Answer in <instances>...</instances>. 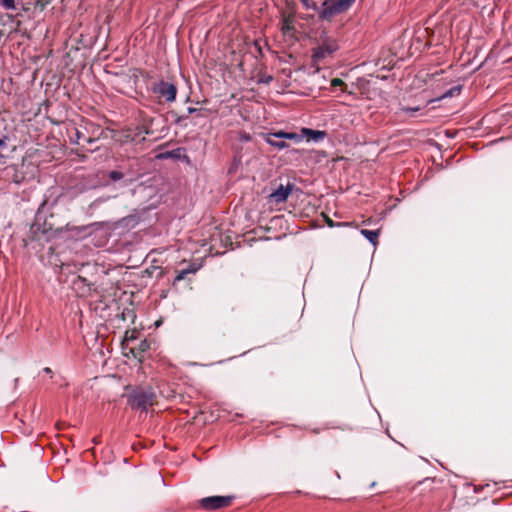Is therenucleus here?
I'll use <instances>...</instances> for the list:
<instances>
[{
    "mask_svg": "<svg viewBox=\"0 0 512 512\" xmlns=\"http://www.w3.org/2000/svg\"><path fill=\"white\" fill-rule=\"evenodd\" d=\"M42 203H47L48 205L47 208H45L41 222L45 230L48 231L52 237H55L64 230L77 231L78 234L87 230V226H70V224L66 222L63 215L65 207L60 197L53 199L46 198Z\"/></svg>",
    "mask_w": 512,
    "mask_h": 512,
    "instance_id": "f257e3e1",
    "label": "nucleus"
},
{
    "mask_svg": "<svg viewBox=\"0 0 512 512\" xmlns=\"http://www.w3.org/2000/svg\"><path fill=\"white\" fill-rule=\"evenodd\" d=\"M67 133L70 143L89 151L97 150L98 147H93V144L102 138H107L106 131L90 120H82L78 126L68 128Z\"/></svg>",
    "mask_w": 512,
    "mask_h": 512,
    "instance_id": "f03ea898",
    "label": "nucleus"
},
{
    "mask_svg": "<svg viewBox=\"0 0 512 512\" xmlns=\"http://www.w3.org/2000/svg\"><path fill=\"white\" fill-rule=\"evenodd\" d=\"M303 10L306 13L299 11L303 18H314L317 15L320 19L331 21L332 18L347 9H349L351 2H301Z\"/></svg>",
    "mask_w": 512,
    "mask_h": 512,
    "instance_id": "7ed1b4c3",
    "label": "nucleus"
},
{
    "mask_svg": "<svg viewBox=\"0 0 512 512\" xmlns=\"http://www.w3.org/2000/svg\"><path fill=\"white\" fill-rule=\"evenodd\" d=\"M47 203H41L39 206L34 223L30 226L29 232L26 237L23 239L24 245L28 246L32 242H39L43 244L44 242H48L52 236L48 231L45 230L43 226L42 218L43 213L45 212V208H47Z\"/></svg>",
    "mask_w": 512,
    "mask_h": 512,
    "instance_id": "20e7f679",
    "label": "nucleus"
},
{
    "mask_svg": "<svg viewBox=\"0 0 512 512\" xmlns=\"http://www.w3.org/2000/svg\"><path fill=\"white\" fill-rule=\"evenodd\" d=\"M156 393L152 387H136L127 395L128 404L132 409L146 411L148 407L156 404Z\"/></svg>",
    "mask_w": 512,
    "mask_h": 512,
    "instance_id": "39448f33",
    "label": "nucleus"
},
{
    "mask_svg": "<svg viewBox=\"0 0 512 512\" xmlns=\"http://www.w3.org/2000/svg\"><path fill=\"white\" fill-rule=\"evenodd\" d=\"M151 91L156 96L158 103L174 102L177 95V87L173 83L164 80L154 82Z\"/></svg>",
    "mask_w": 512,
    "mask_h": 512,
    "instance_id": "423d86ee",
    "label": "nucleus"
},
{
    "mask_svg": "<svg viewBox=\"0 0 512 512\" xmlns=\"http://www.w3.org/2000/svg\"><path fill=\"white\" fill-rule=\"evenodd\" d=\"M235 496H209L202 498L198 501V505L201 509L205 511H218L224 508L229 507Z\"/></svg>",
    "mask_w": 512,
    "mask_h": 512,
    "instance_id": "0eeeda50",
    "label": "nucleus"
},
{
    "mask_svg": "<svg viewBox=\"0 0 512 512\" xmlns=\"http://www.w3.org/2000/svg\"><path fill=\"white\" fill-rule=\"evenodd\" d=\"M9 17L21 16V11H29L33 4H40V10H44L48 2H0Z\"/></svg>",
    "mask_w": 512,
    "mask_h": 512,
    "instance_id": "6e6552de",
    "label": "nucleus"
},
{
    "mask_svg": "<svg viewBox=\"0 0 512 512\" xmlns=\"http://www.w3.org/2000/svg\"><path fill=\"white\" fill-rule=\"evenodd\" d=\"M135 119L138 123L137 130L139 132L136 134L141 135H154L157 129L154 128L155 118L148 115L143 110H138L135 114Z\"/></svg>",
    "mask_w": 512,
    "mask_h": 512,
    "instance_id": "1a4fd4ad",
    "label": "nucleus"
},
{
    "mask_svg": "<svg viewBox=\"0 0 512 512\" xmlns=\"http://www.w3.org/2000/svg\"><path fill=\"white\" fill-rule=\"evenodd\" d=\"M338 49V45L334 40H325L321 45L313 50V60L318 62L332 55Z\"/></svg>",
    "mask_w": 512,
    "mask_h": 512,
    "instance_id": "9d476101",
    "label": "nucleus"
},
{
    "mask_svg": "<svg viewBox=\"0 0 512 512\" xmlns=\"http://www.w3.org/2000/svg\"><path fill=\"white\" fill-rule=\"evenodd\" d=\"M293 186L288 184L286 186L280 185L273 193L270 194V201L276 204L283 203L291 194Z\"/></svg>",
    "mask_w": 512,
    "mask_h": 512,
    "instance_id": "9b49d317",
    "label": "nucleus"
},
{
    "mask_svg": "<svg viewBox=\"0 0 512 512\" xmlns=\"http://www.w3.org/2000/svg\"><path fill=\"white\" fill-rule=\"evenodd\" d=\"M15 146L11 144L8 137H0V159H6L14 151Z\"/></svg>",
    "mask_w": 512,
    "mask_h": 512,
    "instance_id": "f8f14e48",
    "label": "nucleus"
},
{
    "mask_svg": "<svg viewBox=\"0 0 512 512\" xmlns=\"http://www.w3.org/2000/svg\"><path fill=\"white\" fill-rule=\"evenodd\" d=\"M264 139L269 145H271L279 150L287 148L289 146L286 143L285 139H279L277 136H275V133L265 134Z\"/></svg>",
    "mask_w": 512,
    "mask_h": 512,
    "instance_id": "ddd939ff",
    "label": "nucleus"
},
{
    "mask_svg": "<svg viewBox=\"0 0 512 512\" xmlns=\"http://www.w3.org/2000/svg\"><path fill=\"white\" fill-rule=\"evenodd\" d=\"M294 16L292 14L284 15L282 19L281 30L283 34L290 35L294 31Z\"/></svg>",
    "mask_w": 512,
    "mask_h": 512,
    "instance_id": "4468645a",
    "label": "nucleus"
},
{
    "mask_svg": "<svg viewBox=\"0 0 512 512\" xmlns=\"http://www.w3.org/2000/svg\"><path fill=\"white\" fill-rule=\"evenodd\" d=\"M275 136H277L279 139L292 140L295 143H299L303 139L302 135H300V134H297L294 132H285V131L275 132Z\"/></svg>",
    "mask_w": 512,
    "mask_h": 512,
    "instance_id": "2eb2a0df",
    "label": "nucleus"
},
{
    "mask_svg": "<svg viewBox=\"0 0 512 512\" xmlns=\"http://www.w3.org/2000/svg\"><path fill=\"white\" fill-rule=\"evenodd\" d=\"M360 233L374 246L378 243L379 238V230H368V229H362Z\"/></svg>",
    "mask_w": 512,
    "mask_h": 512,
    "instance_id": "dca6fc26",
    "label": "nucleus"
},
{
    "mask_svg": "<svg viewBox=\"0 0 512 512\" xmlns=\"http://www.w3.org/2000/svg\"><path fill=\"white\" fill-rule=\"evenodd\" d=\"M148 349H150V343L147 340H142L137 347L131 349V353L134 357L141 358Z\"/></svg>",
    "mask_w": 512,
    "mask_h": 512,
    "instance_id": "f3484780",
    "label": "nucleus"
},
{
    "mask_svg": "<svg viewBox=\"0 0 512 512\" xmlns=\"http://www.w3.org/2000/svg\"><path fill=\"white\" fill-rule=\"evenodd\" d=\"M125 176L126 173L119 170H112L108 173V178L113 182L120 181L124 179Z\"/></svg>",
    "mask_w": 512,
    "mask_h": 512,
    "instance_id": "a211bd4d",
    "label": "nucleus"
},
{
    "mask_svg": "<svg viewBox=\"0 0 512 512\" xmlns=\"http://www.w3.org/2000/svg\"><path fill=\"white\" fill-rule=\"evenodd\" d=\"M195 272H196L195 268H188V269H184V270L179 271L177 276L175 277L174 283L183 280L187 274L195 273Z\"/></svg>",
    "mask_w": 512,
    "mask_h": 512,
    "instance_id": "6ab92c4d",
    "label": "nucleus"
},
{
    "mask_svg": "<svg viewBox=\"0 0 512 512\" xmlns=\"http://www.w3.org/2000/svg\"><path fill=\"white\" fill-rule=\"evenodd\" d=\"M302 132L303 134L305 135H309V136H312L314 139H317L319 137H323L324 136V132L322 131H316V130H312V129H308V128H303L302 129Z\"/></svg>",
    "mask_w": 512,
    "mask_h": 512,
    "instance_id": "aec40b11",
    "label": "nucleus"
},
{
    "mask_svg": "<svg viewBox=\"0 0 512 512\" xmlns=\"http://www.w3.org/2000/svg\"><path fill=\"white\" fill-rule=\"evenodd\" d=\"M331 86L332 87H341L343 92L346 91V87H347V85L344 83V81L340 78H333L331 80Z\"/></svg>",
    "mask_w": 512,
    "mask_h": 512,
    "instance_id": "412c9836",
    "label": "nucleus"
},
{
    "mask_svg": "<svg viewBox=\"0 0 512 512\" xmlns=\"http://www.w3.org/2000/svg\"><path fill=\"white\" fill-rule=\"evenodd\" d=\"M326 223L329 227L349 225V223H335L330 218H326Z\"/></svg>",
    "mask_w": 512,
    "mask_h": 512,
    "instance_id": "4be33fe9",
    "label": "nucleus"
},
{
    "mask_svg": "<svg viewBox=\"0 0 512 512\" xmlns=\"http://www.w3.org/2000/svg\"><path fill=\"white\" fill-rule=\"evenodd\" d=\"M273 80V77L271 75H263L260 79H259V82L261 83H265V84H270Z\"/></svg>",
    "mask_w": 512,
    "mask_h": 512,
    "instance_id": "5701e85b",
    "label": "nucleus"
},
{
    "mask_svg": "<svg viewBox=\"0 0 512 512\" xmlns=\"http://www.w3.org/2000/svg\"><path fill=\"white\" fill-rule=\"evenodd\" d=\"M105 200L102 199V198H98L96 200H94L91 204H90V208H96L98 207L101 203H103Z\"/></svg>",
    "mask_w": 512,
    "mask_h": 512,
    "instance_id": "b1692460",
    "label": "nucleus"
},
{
    "mask_svg": "<svg viewBox=\"0 0 512 512\" xmlns=\"http://www.w3.org/2000/svg\"><path fill=\"white\" fill-rule=\"evenodd\" d=\"M419 107H402L401 110L404 111V112H416V111H419Z\"/></svg>",
    "mask_w": 512,
    "mask_h": 512,
    "instance_id": "393cba45",
    "label": "nucleus"
},
{
    "mask_svg": "<svg viewBox=\"0 0 512 512\" xmlns=\"http://www.w3.org/2000/svg\"><path fill=\"white\" fill-rule=\"evenodd\" d=\"M187 111H188V113H189V114H192V113L197 112V111H198V109H196V108H192V107H189V108L187 109Z\"/></svg>",
    "mask_w": 512,
    "mask_h": 512,
    "instance_id": "a878e982",
    "label": "nucleus"
},
{
    "mask_svg": "<svg viewBox=\"0 0 512 512\" xmlns=\"http://www.w3.org/2000/svg\"><path fill=\"white\" fill-rule=\"evenodd\" d=\"M43 372H45V373H47V374H51V373H52L51 369H50V368H48V367L44 368V369H43Z\"/></svg>",
    "mask_w": 512,
    "mask_h": 512,
    "instance_id": "bb28decb",
    "label": "nucleus"
}]
</instances>
